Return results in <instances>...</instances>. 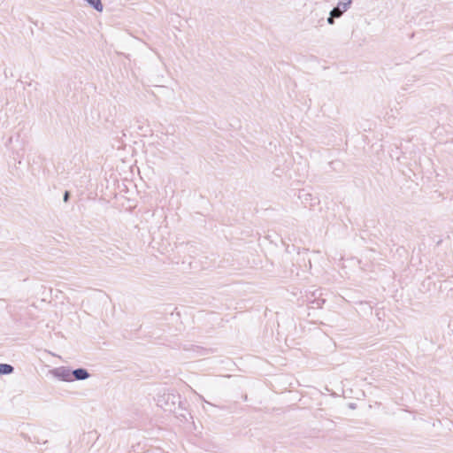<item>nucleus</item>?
Returning a JSON list of instances; mask_svg holds the SVG:
<instances>
[{"label": "nucleus", "mask_w": 453, "mask_h": 453, "mask_svg": "<svg viewBox=\"0 0 453 453\" xmlns=\"http://www.w3.org/2000/svg\"><path fill=\"white\" fill-rule=\"evenodd\" d=\"M51 376L60 381L73 382L72 370L66 366H59L50 371Z\"/></svg>", "instance_id": "f257e3e1"}, {"label": "nucleus", "mask_w": 453, "mask_h": 453, "mask_svg": "<svg viewBox=\"0 0 453 453\" xmlns=\"http://www.w3.org/2000/svg\"><path fill=\"white\" fill-rule=\"evenodd\" d=\"M90 377L89 372L84 368H79L72 371L73 382L74 380H85Z\"/></svg>", "instance_id": "f03ea898"}, {"label": "nucleus", "mask_w": 453, "mask_h": 453, "mask_svg": "<svg viewBox=\"0 0 453 453\" xmlns=\"http://www.w3.org/2000/svg\"><path fill=\"white\" fill-rule=\"evenodd\" d=\"M90 7L94 8L98 12L104 11V4L101 0H84Z\"/></svg>", "instance_id": "7ed1b4c3"}, {"label": "nucleus", "mask_w": 453, "mask_h": 453, "mask_svg": "<svg viewBox=\"0 0 453 453\" xmlns=\"http://www.w3.org/2000/svg\"><path fill=\"white\" fill-rule=\"evenodd\" d=\"M13 372V367L11 365L0 364V375L11 374Z\"/></svg>", "instance_id": "20e7f679"}, {"label": "nucleus", "mask_w": 453, "mask_h": 453, "mask_svg": "<svg viewBox=\"0 0 453 453\" xmlns=\"http://www.w3.org/2000/svg\"><path fill=\"white\" fill-rule=\"evenodd\" d=\"M351 0H348L346 2H340L336 6L342 13L347 12L350 7Z\"/></svg>", "instance_id": "39448f33"}, {"label": "nucleus", "mask_w": 453, "mask_h": 453, "mask_svg": "<svg viewBox=\"0 0 453 453\" xmlns=\"http://www.w3.org/2000/svg\"><path fill=\"white\" fill-rule=\"evenodd\" d=\"M330 14H331L332 18H340L343 13L337 7H334L330 12Z\"/></svg>", "instance_id": "423d86ee"}, {"label": "nucleus", "mask_w": 453, "mask_h": 453, "mask_svg": "<svg viewBox=\"0 0 453 453\" xmlns=\"http://www.w3.org/2000/svg\"><path fill=\"white\" fill-rule=\"evenodd\" d=\"M334 18H332V16L330 15L328 18H327V23L329 25H333L334 23Z\"/></svg>", "instance_id": "0eeeda50"}]
</instances>
